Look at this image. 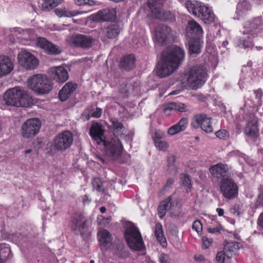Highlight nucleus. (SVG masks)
<instances>
[{"label":"nucleus","instance_id":"nucleus-1","mask_svg":"<svg viewBox=\"0 0 263 263\" xmlns=\"http://www.w3.org/2000/svg\"><path fill=\"white\" fill-rule=\"evenodd\" d=\"M184 59L183 48L173 45L165 49L162 52L161 61L157 65V75L161 78L170 76L178 68Z\"/></svg>","mask_w":263,"mask_h":263},{"label":"nucleus","instance_id":"nucleus-2","mask_svg":"<svg viewBox=\"0 0 263 263\" xmlns=\"http://www.w3.org/2000/svg\"><path fill=\"white\" fill-rule=\"evenodd\" d=\"M104 129L98 122H92L89 135L98 144L103 143L105 154L111 160H116L122 155L123 147L119 138L114 137L107 141L104 139Z\"/></svg>","mask_w":263,"mask_h":263},{"label":"nucleus","instance_id":"nucleus-3","mask_svg":"<svg viewBox=\"0 0 263 263\" xmlns=\"http://www.w3.org/2000/svg\"><path fill=\"white\" fill-rule=\"evenodd\" d=\"M3 100L6 104L16 107H26L32 103L31 97L19 87L8 90Z\"/></svg>","mask_w":263,"mask_h":263},{"label":"nucleus","instance_id":"nucleus-4","mask_svg":"<svg viewBox=\"0 0 263 263\" xmlns=\"http://www.w3.org/2000/svg\"><path fill=\"white\" fill-rule=\"evenodd\" d=\"M185 7L194 15L199 17L205 24L214 22L215 15L211 8L204 4L197 1H187Z\"/></svg>","mask_w":263,"mask_h":263},{"label":"nucleus","instance_id":"nucleus-5","mask_svg":"<svg viewBox=\"0 0 263 263\" xmlns=\"http://www.w3.org/2000/svg\"><path fill=\"white\" fill-rule=\"evenodd\" d=\"M207 76L206 69L203 66H194L189 71L187 84L190 88L196 89L205 83Z\"/></svg>","mask_w":263,"mask_h":263},{"label":"nucleus","instance_id":"nucleus-6","mask_svg":"<svg viewBox=\"0 0 263 263\" xmlns=\"http://www.w3.org/2000/svg\"><path fill=\"white\" fill-rule=\"evenodd\" d=\"M28 86L39 94L48 93L52 88V83L45 75H34L28 79Z\"/></svg>","mask_w":263,"mask_h":263},{"label":"nucleus","instance_id":"nucleus-7","mask_svg":"<svg viewBox=\"0 0 263 263\" xmlns=\"http://www.w3.org/2000/svg\"><path fill=\"white\" fill-rule=\"evenodd\" d=\"M73 142L72 134L69 130H65L54 137L51 147L54 151L63 153L71 147Z\"/></svg>","mask_w":263,"mask_h":263},{"label":"nucleus","instance_id":"nucleus-8","mask_svg":"<svg viewBox=\"0 0 263 263\" xmlns=\"http://www.w3.org/2000/svg\"><path fill=\"white\" fill-rule=\"evenodd\" d=\"M125 236L129 247L136 250L140 251L144 248V243L138 228L131 224L125 232Z\"/></svg>","mask_w":263,"mask_h":263},{"label":"nucleus","instance_id":"nucleus-9","mask_svg":"<svg viewBox=\"0 0 263 263\" xmlns=\"http://www.w3.org/2000/svg\"><path fill=\"white\" fill-rule=\"evenodd\" d=\"M87 219L81 213H76L71 221V229L76 234L81 235L83 239H86L90 235L87 229Z\"/></svg>","mask_w":263,"mask_h":263},{"label":"nucleus","instance_id":"nucleus-10","mask_svg":"<svg viewBox=\"0 0 263 263\" xmlns=\"http://www.w3.org/2000/svg\"><path fill=\"white\" fill-rule=\"evenodd\" d=\"M66 41L72 47L87 49L92 46L95 40L90 35L77 33L68 37Z\"/></svg>","mask_w":263,"mask_h":263},{"label":"nucleus","instance_id":"nucleus-11","mask_svg":"<svg viewBox=\"0 0 263 263\" xmlns=\"http://www.w3.org/2000/svg\"><path fill=\"white\" fill-rule=\"evenodd\" d=\"M175 34L171 28L164 24L158 25L155 29V41L161 45H166L173 42Z\"/></svg>","mask_w":263,"mask_h":263},{"label":"nucleus","instance_id":"nucleus-12","mask_svg":"<svg viewBox=\"0 0 263 263\" xmlns=\"http://www.w3.org/2000/svg\"><path fill=\"white\" fill-rule=\"evenodd\" d=\"M41 126V121L37 118L27 120L22 125V136L27 139L33 137L39 132Z\"/></svg>","mask_w":263,"mask_h":263},{"label":"nucleus","instance_id":"nucleus-13","mask_svg":"<svg viewBox=\"0 0 263 263\" xmlns=\"http://www.w3.org/2000/svg\"><path fill=\"white\" fill-rule=\"evenodd\" d=\"M220 191L223 197L228 199L234 198L238 194V187L230 178H223L220 181Z\"/></svg>","mask_w":263,"mask_h":263},{"label":"nucleus","instance_id":"nucleus-14","mask_svg":"<svg viewBox=\"0 0 263 263\" xmlns=\"http://www.w3.org/2000/svg\"><path fill=\"white\" fill-rule=\"evenodd\" d=\"M18 63L26 69H33L39 65L38 60L31 53L23 51L17 56Z\"/></svg>","mask_w":263,"mask_h":263},{"label":"nucleus","instance_id":"nucleus-15","mask_svg":"<svg viewBox=\"0 0 263 263\" xmlns=\"http://www.w3.org/2000/svg\"><path fill=\"white\" fill-rule=\"evenodd\" d=\"M211 120V118L208 117L205 114L197 115L194 117L191 125L194 128L200 127L205 133H211L213 132Z\"/></svg>","mask_w":263,"mask_h":263},{"label":"nucleus","instance_id":"nucleus-16","mask_svg":"<svg viewBox=\"0 0 263 263\" xmlns=\"http://www.w3.org/2000/svg\"><path fill=\"white\" fill-rule=\"evenodd\" d=\"M36 45L50 55H57L62 52V49L58 46L44 37H37Z\"/></svg>","mask_w":263,"mask_h":263},{"label":"nucleus","instance_id":"nucleus-17","mask_svg":"<svg viewBox=\"0 0 263 263\" xmlns=\"http://www.w3.org/2000/svg\"><path fill=\"white\" fill-rule=\"evenodd\" d=\"M228 171V165L222 163H218L209 168V171L213 177L220 180L223 178H229Z\"/></svg>","mask_w":263,"mask_h":263},{"label":"nucleus","instance_id":"nucleus-18","mask_svg":"<svg viewBox=\"0 0 263 263\" xmlns=\"http://www.w3.org/2000/svg\"><path fill=\"white\" fill-rule=\"evenodd\" d=\"M116 11L114 8L106 9L98 11L92 15V20L96 22L112 21L116 19Z\"/></svg>","mask_w":263,"mask_h":263},{"label":"nucleus","instance_id":"nucleus-19","mask_svg":"<svg viewBox=\"0 0 263 263\" xmlns=\"http://www.w3.org/2000/svg\"><path fill=\"white\" fill-rule=\"evenodd\" d=\"M172 197L169 196L167 198L162 201L158 208V214L160 218H162L166 214V210H170V215L172 217H176L179 216L180 214L181 211L179 209L176 212H173V209L171 207L172 203Z\"/></svg>","mask_w":263,"mask_h":263},{"label":"nucleus","instance_id":"nucleus-20","mask_svg":"<svg viewBox=\"0 0 263 263\" xmlns=\"http://www.w3.org/2000/svg\"><path fill=\"white\" fill-rule=\"evenodd\" d=\"M49 72L51 78L58 83H63L68 79L67 70L63 66L51 67Z\"/></svg>","mask_w":263,"mask_h":263},{"label":"nucleus","instance_id":"nucleus-21","mask_svg":"<svg viewBox=\"0 0 263 263\" xmlns=\"http://www.w3.org/2000/svg\"><path fill=\"white\" fill-rule=\"evenodd\" d=\"M186 30V35L190 39L199 38L203 33L201 26L193 20L188 22Z\"/></svg>","mask_w":263,"mask_h":263},{"label":"nucleus","instance_id":"nucleus-22","mask_svg":"<svg viewBox=\"0 0 263 263\" xmlns=\"http://www.w3.org/2000/svg\"><path fill=\"white\" fill-rule=\"evenodd\" d=\"M109 127L112 131L114 137H122L125 132V128L122 122L115 118H111L110 120Z\"/></svg>","mask_w":263,"mask_h":263},{"label":"nucleus","instance_id":"nucleus-23","mask_svg":"<svg viewBox=\"0 0 263 263\" xmlns=\"http://www.w3.org/2000/svg\"><path fill=\"white\" fill-rule=\"evenodd\" d=\"M242 247V245L236 241L229 242L226 240L223 242V250L228 258H231L233 255H236L237 251Z\"/></svg>","mask_w":263,"mask_h":263},{"label":"nucleus","instance_id":"nucleus-24","mask_svg":"<svg viewBox=\"0 0 263 263\" xmlns=\"http://www.w3.org/2000/svg\"><path fill=\"white\" fill-rule=\"evenodd\" d=\"M152 16L162 21L172 22L175 20V16L173 13L161 9L153 10Z\"/></svg>","mask_w":263,"mask_h":263},{"label":"nucleus","instance_id":"nucleus-25","mask_svg":"<svg viewBox=\"0 0 263 263\" xmlns=\"http://www.w3.org/2000/svg\"><path fill=\"white\" fill-rule=\"evenodd\" d=\"M13 64L7 57L0 56V78L8 74L13 69Z\"/></svg>","mask_w":263,"mask_h":263},{"label":"nucleus","instance_id":"nucleus-26","mask_svg":"<svg viewBox=\"0 0 263 263\" xmlns=\"http://www.w3.org/2000/svg\"><path fill=\"white\" fill-rule=\"evenodd\" d=\"M263 24L261 17H254L251 21H248L245 23L243 30V34H250L254 30L257 29Z\"/></svg>","mask_w":263,"mask_h":263},{"label":"nucleus","instance_id":"nucleus-27","mask_svg":"<svg viewBox=\"0 0 263 263\" xmlns=\"http://www.w3.org/2000/svg\"><path fill=\"white\" fill-rule=\"evenodd\" d=\"M77 87L76 83L72 82L67 83L62 89L59 91V97L62 101H66L70 95L76 90Z\"/></svg>","mask_w":263,"mask_h":263},{"label":"nucleus","instance_id":"nucleus-28","mask_svg":"<svg viewBox=\"0 0 263 263\" xmlns=\"http://www.w3.org/2000/svg\"><path fill=\"white\" fill-rule=\"evenodd\" d=\"M98 235L101 248L106 250L111 247L112 245L111 234L107 230L104 229L100 231L98 233Z\"/></svg>","mask_w":263,"mask_h":263},{"label":"nucleus","instance_id":"nucleus-29","mask_svg":"<svg viewBox=\"0 0 263 263\" xmlns=\"http://www.w3.org/2000/svg\"><path fill=\"white\" fill-rule=\"evenodd\" d=\"M135 61L134 55L129 54L125 56L120 61V67L125 70H130L135 67Z\"/></svg>","mask_w":263,"mask_h":263},{"label":"nucleus","instance_id":"nucleus-30","mask_svg":"<svg viewBox=\"0 0 263 263\" xmlns=\"http://www.w3.org/2000/svg\"><path fill=\"white\" fill-rule=\"evenodd\" d=\"M188 122L185 118H182L179 122L173 125L168 129V134L170 135H174L184 130L187 127Z\"/></svg>","mask_w":263,"mask_h":263},{"label":"nucleus","instance_id":"nucleus-31","mask_svg":"<svg viewBox=\"0 0 263 263\" xmlns=\"http://www.w3.org/2000/svg\"><path fill=\"white\" fill-rule=\"evenodd\" d=\"M259 130L256 121L249 122L245 129V134L252 138H256L258 136Z\"/></svg>","mask_w":263,"mask_h":263},{"label":"nucleus","instance_id":"nucleus-32","mask_svg":"<svg viewBox=\"0 0 263 263\" xmlns=\"http://www.w3.org/2000/svg\"><path fill=\"white\" fill-rule=\"evenodd\" d=\"M155 235L157 240L163 247L167 245L166 240L164 236L162 226L160 222H157L155 228Z\"/></svg>","mask_w":263,"mask_h":263},{"label":"nucleus","instance_id":"nucleus-33","mask_svg":"<svg viewBox=\"0 0 263 263\" xmlns=\"http://www.w3.org/2000/svg\"><path fill=\"white\" fill-rule=\"evenodd\" d=\"M189 53L199 54L201 51V45L199 38L190 39Z\"/></svg>","mask_w":263,"mask_h":263},{"label":"nucleus","instance_id":"nucleus-34","mask_svg":"<svg viewBox=\"0 0 263 263\" xmlns=\"http://www.w3.org/2000/svg\"><path fill=\"white\" fill-rule=\"evenodd\" d=\"M11 257V250L9 245L0 244V263H5L7 258Z\"/></svg>","mask_w":263,"mask_h":263},{"label":"nucleus","instance_id":"nucleus-35","mask_svg":"<svg viewBox=\"0 0 263 263\" xmlns=\"http://www.w3.org/2000/svg\"><path fill=\"white\" fill-rule=\"evenodd\" d=\"M172 110L180 112H185L187 110V106L184 103L180 102H171L164 109L165 111Z\"/></svg>","mask_w":263,"mask_h":263},{"label":"nucleus","instance_id":"nucleus-36","mask_svg":"<svg viewBox=\"0 0 263 263\" xmlns=\"http://www.w3.org/2000/svg\"><path fill=\"white\" fill-rule=\"evenodd\" d=\"M250 9L251 5L250 3L246 1H243L238 3L236 13L239 17H241L245 15Z\"/></svg>","mask_w":263,"mask_h":263},{"label":"nucleus","instance_id":"nucleus-37","mask_svg":"<svg viewBox=\"0 0 263 263\" xmlns=\"http://www.w3.org/2000/svg\"><path fill=\"white\" fill-rule=\"evenodd\" d=\"M119 33L120 28L119 26L116 24H114L109 25L107 27L106 35L109 39H114L116 37Z\"/></svg>","mask_w":263,"mask_h":263},{"label":"nucleus","instance_id":"nucleus-38","mask_svg":"<svg viewBox=\"0 0 263 263\" xmlns=\"http://www.w3.org/2000/svg\"><path fill=\"white\" fill-rule=\"evenodd\" d=\"M85 114H87L86 116V120H89L90 116L95 118H99L102 114V109L96 107L94 110V107L90 106V108L85 110Z\"/></svg>","mask_w":263,"mask_h":263},{"label":"nucleus","instance_id":"nucleus-39","mask_svg":"<svg viewBox=\"0 0 263 263\" xmlns=\"http://www.w3.org/2000/svg\"><path fill=\"white\" fill-rule=\"evenodd\" d=\"M180 179L182 185L185 188L186 192H190L191 191L192 185L189 177L185 174H181Z\"/></svg>","mask_w":263,"mask_h":263},{"label":"nucleus","instance_id":"nucleus-40","mask_svg":"<svg viewBox=\"0 0 263 263\" xmlns=\"http://www.w3.org/2000/svg\"><path fill=\"white\" fill-rule=\"evenodd\" d=\"M165 2V0H147V5L152 14L153 10L160 9L157 6L163 5Z\"/></svg>","mask_w":263,"mask_h":263},{"label":"nucleus","instance_id":"nucleus-41","mask_svg":"<svg viewBox=\"0 0 263 263\" xmlns=\"http://www.w3.org/2000/svg\"><path fill=\"white\" fill-rule=\"evenodd\" d=\"M131 85L127 84H123L121 85L120 87V91L123 93L125 97H127L129 94L135 92V88L132 87L130 88Z\"/></svg>","mask_w":263,"mask_h":263},{"label":"nucleus","instance_id":"nucleus-42","mask_svg":"<svg viewBox=\"0 0 263 263\" xmlns=\"http://www.w3.org/2000/svg\"><path fill=\"white\" fill-rule=\"evenodd\" d=\"M154 143H155L156 147L159 150H160V151H166V149H167V148L168 147V143L166 141H165L163 140H161L160 141H159V140H157V141L154 142Z\"/></svg>","mask_w":263,"mask_h":263},{"label":"nucleus","instance_id":"nucleus-43","mask_svg":"<svg viewBox=\"0 0 263 263\" xmlns=\"http://www.w3.org/2000/svg\"><path fill=\"white\" fill-rule=\"evenodd\" d=\"M42 10L43 11H49L52 9V0H42Z\"/></svg>","mask_w":263,"mask_h":263},{"label":"nucleus","instance_id":"nucleus-44","mask_svg":"<svg viewBox=\"0 0 263 263\" xmlns=\"http://www.w3.org/2000/svg\"><path fill=\"white\" fill-rule=\"evenodd\" d=\"M94 189L98 191H102V182L99 178H95L92 182Z\"/></svg>","mask_w":263,"mask_h":263},{"label":"nucleus","instance_id":"nucleus-45","mask_svg":"<svg viewBox=\"0 0 263 263\" xmlns=\"http://www.w3.org/2000/svg\"><path fill=\"white\" fill-rule=\"evenodd\" d=\"M75 3L78 6L88 5L89 6H93L95 3L92 0H74Z\"/></svg>","mask_w":263,"mask_h":263},{"label":"nucleus","instance_id":"nucleus-46","mask_svg":"<svg viewBox=\"0 0 263 263\" xmlns=\"http://www.w3.org/2000/svg\"><path fill=\"white\" fill-rule=\"evenodd\" d=\"M225 256H226V254L224 250L223 251L218 252L216 257L217 263H224Z\"/></svg>","mask_w":263,"mask_h":263},{"label":"nucleus","instance_id":"nucleus-47","mask_svg":"<svg viewBox=\"0 0 263 263\" xmlns=\"http://www.w3.org/2000/svg\"><path fill=\"white\" fill-rule=\"evenodd\" d=\"M192 228L198 233H199L202 230V225L199 220H196L193 222Z\"/></svg>","mask_w":263,"mask_h":263},{"label":"nucleus","instance_id":"nucleus-48","mask_svg":"<svg viewBox=\"0 0 263 263\" xmlns=\"http://www.w3.org/2000/svg\"><path fill=\"white\" fill-rule=\"evenodd\" d=\"M240 47H243L245 49L251 48L253 47V44L250 41L243 40L242 43L239 45Z\"/></svg>","mask_w":263,"mask_h":263},{"label":"nucleus","instance_id":"nucleus-49","mask_svg":"<svg viewBox=\"0 0 263 263\" xmlns=\"http://www.w3.org/2000/svg\"><path fill=\"white\" fill-rule=\"evenodd\" d=\"M228 134L226 130H219L216 133V136L221 139H223L228 137Z\"/></svg>","mask_w":263,"mask_h":263},{"label":"nucleus","instance_id":"nucleus-50","mask_svg":"<svg viewBox=\"0 0 263 263\" xmlns=\"http://www.w3.org/2000/svg\"><path fill=\"white\" fill-rule=\"evenodd\" d=\"M212 242V239L208 238L206 237H203L202 238L203 246L205 249H207Z\"/></svg>","mask_w":263,"mask_h":263},{"label":"nucleus","instance_id":"nucleus-51","mask_svg":"<svg viewBox=\"0 0 263 263\" xmlns=\"http://www.w3.org/2000/svg\"><path fill=\"white\" fill-rule=\"evenodd\" d=\"M175 162V157L172 155L167 158V166L169 168L174 167V164Z\"/></svg>","mask_w":263,"mask_h":263},{"label":"nucleus","instance_id":"nucleus-52","mask_svg":"<svg viewBox=\"0 0 263 263\" xmlns=\"http://www.w3.org/2000/svg\"><path fill=\"white\" fill-rule=\"evenodd\" d=\"M64 14V16L66 17H71L73 16H75L76 15L80 13V12H76V11H69L64 10V11L63 12Z\"/></svg>","mask_w":263,"mask_h":263},{"label":"nucleus","instance_id":"nucleus-53","mask_svg":"<svg viewBox=\"0 0 263 263\" xmlns=\"http://www.w3.org/2000/svg\"><path fill=\"white\" fill-rule=\"evenodd\" d=\"M159 260L160 263H170L168 261V258L167 255L165 254H161L159 257Z\"/></svg>","mask_w":263,"mask_h":263},{"label":"nucleus","instance_id":"nucleus-54","mask_svg":"<svg viewBox=\"0 0 263 263\" xmlns=\"http://www.w3.org/2000/svg\"><path fill=\"white\" fill-rule=\"evenodd\" d=\"M163 136L164 135L162 133H160L159 132H156L155 133V137H154V142H157V140H159V141L162 140Z\"/></svg>","mask_w":263,"mask_h":263},{"label":"nucleus","instance_id":"nucleus-55","mask_svg":"<svg viewBox=\"0 0 263 263\" xmlns=\"http://www.w3.org/2000/svg\"><path fill=\"white\" fill-rule=\"evenodd\" d=\"M257 202L259 204H260L261 206H263V189L261 191V192L258 197V198L257 200Z\"/></svg>","mask_w":263,"mask_h":263},{"label":"nucleus","instance_id":"nucleus-56","mask_svg":"<svg viewBox=\"0 0 263 263\" xmlns=\"http://www.w3.org/2000/svg\"><path fill=\"white\" fill-rule=\"evenodd\" d=\"M222 230L221 229L219 228H208V231L210 233H220V231Z\"/></svg>","mask_w":263,"mask_h":263},{"label":"nucleus","instance_id":"nucleus-57","mask_svg":"<svg viewBox=\"0 0 263 263\" xmlns=\"http://www.w3.org/2000/svg\"><path fill=\"white\" fill-rule=\"evenodd\" d=\"M257 223L260 227L263 228V213L260 214L258 218Z\"/></svg>","mask_w":263,"mask_h":263},{"label":"nucleus","instance_id":"nucleus-58","mask_svg":"<svg viewBox=\"0 0 263 263\" xmlns=\"http://www.w3.org/2000/svg\"><path fill=\"white\" fill-rule=\"evenodd\" d=\"M195 259L196 261H199V262H202V261H205L204 257H203V256H202L201 255H195Z\"/></svg>","mask_w":263,"mask_h":263},{"label":"nucleus","instance_id":"nucleus-59","mask_svg":"<svg viewBox=\"0 0 263 263\" xmlns=\"http://www.w3.org/2000/svg\"><path fill=\"white\" fill-rule=\"evenodd\" d=\"M128 85H131L130 88L133 87L135 88V91H138L139 83L136 82L133 83H128Z\"/></svg>","mask_w":263,"mask_h":263},{"label":"nucleus","instance_id":"nucleus-60","mask_svg":"<svg viewBox=\"0 0 263 263\" xmlns=\"http://www.w3.org/2000/svg\"><path fill=\"white\" fill-rule=\"evenodd\" d=\"M174 182V180L173 178H168L166 182L165 186V187L170 186L171 185H172L173 184Z\"/></svg>","mask_w":263,"mask_h":263},{"label":"nucleus","instance_id":"nucleus-61","mask_svg":"<svg viewBox=\"0 0 263 263\" xmlns=\"http://www.w3.org/2000/svg\"><path fill=\"white\" fill-rule=\"evenodd\" d=\"M63 0H52V9L59 5Z\"/></svg>","mask_w":263,"mask_h":263},{"label":"nucleus","instance_id":"nucleus-62","mask_svg":"<svg viewBox=\"0 0 263 263\" xmlns=\"http://www.w3.org/2000/svg\"><path fill=\"white\" fill-rule=\"evenodd\" d=\"M255 93L256 94V96L258 98H260L262 96V91L260 89H258L255 91Z\"/></svg>","mask_w":263,"mask_h":263},{"label":"nucleus","instance_id":"nucleus-63","mask_svg":"<svg viewBox=\"0 0 263 263\" xmlns=\"http://www.w3.org/2000/svg\"><path fill=\"white\" fill-rule=\"evenodd\" d=\"M64 10H61L56 11V14L59 16H64V13L63 12Z\"/></svg>","mask_w":263,"mask_h":263},{"label":"nucleus","instance_id":"nucleus-64","mask_svg":"<svg viewBox=\"0 0 263 263\" xmlns=\"http://www.w3.org/2000/svg\"><path fill=\"white\" fill-rule=\"evenodd\" d=\"M219 216H221L224 214V210L220 208H217L216 210Z\"/></svg>","mask_w":263,"mask_h":263}]
</instances>
